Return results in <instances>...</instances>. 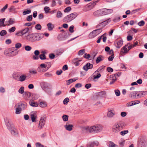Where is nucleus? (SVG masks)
I'll return each mask as SVG.
<instances>
[{
	"instance_id": "nucleus-1",
	"label": "nucleus",
	"mask_w": 147,
	"mask_h": 147,
	"mask_svg": "<svg viewBox=\"0 0 147 147\" xmlns=\"http://www.w3.org/2000/svg\"><path fill=\"white\" fill-rule=\"evenodd\" d=\"M5 125L11 134L17 136L18 135L17 130L14 128L13 125L12 124L11 120L9 118H6L4 119Z\"/></svg>"
},
{
	"instance_id": "nucleus-2",
	"label": "nucleus",
	"mask_w": 147,
	"mask_h": 147,
	"mask_svg": "<svg viewBox=\"0 0 147 147\" xmlns=\"http://www.w3.org/2000/svg\"><path fill=\"white\" fill-rule=\"evenodd\" d=\"M43 35L40 33H32L26 36V39L29 42H34L38 41L42 38L40 36Z\"/></svg>"
},
{
	"instance_id": "nucleus-3",
	"label": "nucleus",
	"mask_w": 147,
	"mask_h": 147,
	"mask_svg": "<svg viewBox=\"0 0 147 147\" xmlns=\"http://www.w3.org/2000/svg\"><path fill=\"white\" fill-rule=\"evenodd\" d=\"M125 125V123L123 121H120L115 123L113 126L112 131L115 133H117L122 130Z\"/></svg>"
},
{
	"instance_id": "nucleus-4",
	"label": "nucleus",
	"mask_w": 147,
	"mask_h": 147,
	"mask_svg": "<svg viewBox=\"0 0 147 147\" xmlns=\"http://www.w3.org/2000/svg\"><path fill=\"white\" fill-rule=\"evenodd\" d=\"M113 11V10L111 9H102L95 11L93 14L95 16H100L111 13Z\"/></svg>"
},
{
	"instance_id": "nucleus-5",
	"label": "nucleus",
	"mask_w": 147,
	"mask_h": 147,
	"mask_svg": "<svg viewBox=\"0 0 147 147\" xmlns=\"http://www.w3.org/2000/svg\"><path fill=\"white\" fill-rule=\"evenodd\" d=\"M102 129V126L100 125H96L91 127H88L86 129L90 132L96 133L100 131Z\"/></svg>"
},
{
	"instance_id": "nucleus-6",
	"label": "nucleus",
	"mask_w": 147,
	"mask_h": 147,
	"mask_svg": "<svg viewBox=\"0 0 147 147\" xmlns=\"http://www.w3.org/2000/svg\"><path fill=\"white\" fill-rule=\"evenodd\" d=\"M78 14L74 12L65 16L63 19V21L65 22H69L74 20L77 16Z\"/></svg>"
},
{
	"instance_id": "nucleus-7",
	"label": "nucleus",
	"mask_w": 147,
	"mask_h": 147,
	"mask_svg": "<svg viewBox=\"0 0 147 147\" xmlns=\"http://www.w3.org/2000/svg\"><path fill=\"white\" fill-rule=\"evenodd\" d=\"M131 48L130 44H128L123 46L121 49V51L122 53H126Z\"/></svg>"
},
{
	"instance_id": "nucleus-8",
	"label": "nucleus",
	"mask_w": 147,
	"mask_h": 147,
	"mask_svg": "<svg viewBox=\"0 0 147 147\" xmlns=\"http://www.w3.org/2000/svg\"><path fill=\"white\" fill-rule=\"evenodd\" d=\"M96 3V2H94L89 4L87 6L83 9V11H86L91 10L95 5Z\"/></svg>"
},
{
	"instance_id": "nucleus-9",
	"label": "nucleus",
	"mask_w": 147,
	"mask_h": 147,
	"mask_svg": "<svg viewBox=\"0 0 147 147\" xmlns=\"http://www.w3.org/2000/svg\"><path fill=\"white\" fill-rule=\"evenodd\" d=\"M18 107H19L22 111L25 109L27 107V104L25 102H21L19 103Z\"/></svg>"
},
{
	"instance_id": "nucleus-10",
	"label": "nucleus",
	"mask_w": 147,
	"mask_h": 147,
	"mask_svg": "<svg viewBox=\"0 0 147 147\" xmlns=\"http://www.w3.org/2000/svg\"><path fill=\"white\" fill-rule=\"evenodd\" d=\"M116 43L115 44L116 47L118 48H119L122 45L123 41L121 39L117 40L116 41Z\"/></svg>"
},
{
	"instance_id": "nucleus-11",
	"label": "nucleus",
	"mask_w": 147,
	"mask_h": 147,
	"mask_svg": "<svg viewBox=\"0 0 147 147\" xmlns=\"http://www.w3.org/2000/svg\"><path fill=\"white\" fill-rule=\"evenodd\" d=\"M45 121L43 118H41L39 122V124L38 125V127L40 129H42L45 124Z\"/></svg>"
},
{
	"instance_id": "nucleus-12",
	"label": "nucleus",
	"mask_w": 147,
	"mask_h": 147,
	"mask_svg": "<svg viewBox=\"0 0 147 147\" xmlns=\"http://www.w3.org/2000/svg\"><path fill=\"white\" fill-rule=\"evenodd\" d=\"M15 23V20L12 18H10L8 20L5 22V25L7 26L13 25Z\"/></svg>"
},
{
	"instance_id": "nucleus-13",
	"label": "nucleus",
	"mask_w": 147,
	"mask_h": 147,
	"mask_svg": "<svg viewBox=\"0 0 147 147\" xmlns=\"http://www.w3.org/2000/svg\"><path fill=\"white\" fill-rule=\"evenodd\" d=\"M41 85L42 88L44 90L48 89L50 86V85L49 83L46 82H42Z\"/></svg>"
},
{
	"instance_id": "nucleus-14",
	"label": "nucleus",
	"mask_w": 147,
	"mask_h": 147,
	"mask_svg": "<svg viewBox=\"0 0 147 147\" xmlns=\"http://www.w3.org/2000/svg\"><path fill=\"white\" fill-rule=\"evenodd\" d=\"M93 65L92 64L88 63L86 65L83 67V69L84 70L87 71L88 69H92L93 67Z\"/></svg>"
},
{
	"instance_id": "nucleus-15",
	"label": "nucleus",
	"mask_w": 147,
	"mask_h": 147,
	"mask_svg": "<svg viewBox=\"0 0 147 147\" xmlns=\"http://www.w3.org/2000/svg\"><path fill=\"white\" fill-rule=\"evenodd\" d=\"M111 22L110 18H109L107 20L104 21L103 22L100 23L98 26H102V27L105 26L107 25L109 23Z\"/></svg>"
},
{
	"instance_id": "nucleus-16",
	"label": "nucleus",
	"mask_w": 147,
	"mask_h": 147,
	"mask_svg": "<svg viewBox=\"0 0 147 147\" xmlns=\"http://www.w3.org/2000/svg\"><path fill=\"white\" fill-rule=\"evenodd\" d=\"M31 96V93L29 92L25 91L23 95L24 98L26 100H28Z\"/></svg>"
},
{
	"instance_id": "nucleus-17",
	"label": "nucleus",
	"mask_w": 147,
	"mask_h": 147,
	"mask_svg": "<svg viewBox=\"0 0 147 147\" xmlns=\"http://www.w3.org/2000/svg\"><path fill=\"white\" fill-rule=\"evenodd\" d=\"M115 115V112L111 110H109L107 113V116L109 118L113 117Z\"/></svg>"
},
{
	"instance_id": "nucleus-18",
	"label": "nucleus",
	"mask_w": 147,
	"mask_h": 147,
	"mask_svg": "<svg viewBox=\"0 0 147 147\" xmlns=\"http://www.w3.org/2000/svg\"><path fill=\"white\" fill-rule=\"evenodd\" d=\"M29 28L26 27L24 29L21 30L23 35L28 34L29 33Z\"/></svg>"
},
{
	"instance_id": "nucleus-19",
	"label": "nucleus",
	"mask_w": 147,
	"mask_h": 147,
	"mask_svg": "<svg viewBox=\"0 0 147 147\" xmlns=\"http://www.w3.org/2000/svg\"><path fill=\"white\" fill-rule=\"evenodd\" d=\"M30 117L32 122H36L35 119L37 117V115L36 113H32L30 115Z\"/></svg>"
},
{
	"instance_id": "nucleus-20",
	"label": "nucleus",
	"mask_w": 147,
	"mask_h": 147,
	"mask_svg": "<svg viewBox=\"0 0 147 147\" xmlns=\"http://www.w3.org/2000/svg\"><path fill=\"white\" fill-rule=\"evenodd\" d=\"M64 127L67 130L70 131L72 130L73 126L71 124H66L65 125Z\"/></svg>"
},
{
	"instance_id": "nucleus-21",
	"label": "nucleus",
	"mask_w": 147,
	"mask_h": 147,
	"mask_svg": "<svg viewBox=\"0 0 147 147\" xmlns=\"http://www.w3.org/2000/svg\"><path fill=\"white\" fill-rule=\"evenodd\" d=\"M78 78H74V79H70L67 80L66 81L67 84L68 85H69L71 83L75 82L76 80H77Z\"/></svg>"
},
{
	"instance_id": "nucleus-22",
	"label": "nucleus",
	"mask_w": 147,
	"mask_h": 147,
	"mask_svg": "<svg viewBox=\"0 0 147 147\" xmlns=\"http://www.w3.org/2000/svg\"><path fill=\"white\" fill-rule=\"evenodd\" d=\"M95 32V31H94V30L89 34V37L90 38H93L97 36Z\"/></svg>"
},
{
	"instance_id": "nucleus-23",
	"label": "nucleus",
	"mask_w": 147,
	"mask_h": 147,
	"mask_svg": "<svg viewBox=\"0 0 147 147\" xmlns=\"http://www.w3.org/2000/svg\"><path fill=\"white\" fill-rule=\"evenodd\" d=\"M47 26L48 27V29L49 31H51L54 28V25L51 23H48Z\"/></svg>"
},
{
	"instance_id": "nucleus-24",
	"label": "nucleus",
	"mask_w": 147,
	"mask_h": 147,
	"mask_svg": "<svg viewBox=\"0 0 147 147\" xmlns=\"http://www.w3.org/2000/svg\"><path fill=\"white\" fill-rule=\"evenodd\" d=\"M26 76L25 75H22L20 76L19 78V80L21 82L24 81L26 80Z\"/></svg>"
},
{
	"instance_id": "nucleus-25",
	"label": "nucleus",
	"mask_w": 147,
	"mask_h": 147,
	"mask_svg": "<svg viewBox=\"0 0 147 147\" xmlns=\"http://www.w3.org/2000/svg\"><path fill=\"white\" fill-rule=\"evenodd\" d=\"M104 59V57L102 55H100L97 58L96 60V63H98L101 61H102Z\"/></svg>"
},
{
	"instance_id": "nucleus-26",
	"label": "nucleus",
	"mask_w": 147,
	"mask_h": 147,
	"mask_svg": "<svg viewBox=\"0 0 147 147\" xmlns=\"http://www.w3.org/2000/svg\"><path fill=\"white\" fill-rule=\"evenodd\" d=\"M137 94H138V93L137 92L134 91L131 92L130 95L131 97L133 98H134L136 97V96H137Z\"/></svg>"
},
{
	"instance_id": "nucleus-27",
	"label": "nucleus",
	"mask_w": 147,
	"mask_h": 147,
	"mask_svg": "<svg viewBox=\"0 0 147 147\" xmlns=\"http://www.w3.org/2000/svg\"><path fill=\"white\" fill-rule=\"evenodd\" d=\"M39 105L40 107L43 108L47 106V103L45 101H42L40 102Z\"/></svg>"
},
{
	"instance_id": "nucleus-28",
	"label": "nucleus",
	"mask_w": 147,
	"mask_h": 147,
	"mask_svg": "<svg viewBox=\"0 0 147 147\" xmlns=\"http://www.w3.org/2000/svg\"><path fill=\"white\" fill-rule=\"evenodd\" d=\"M29 104L32 107H36L38 106V104L37 102H35L31 101H30L29 102Z\"/></svg>"
},
{
	"instance_id": "nucleus-29",
	"label": "nucleus",
	"mask_w": 147,
	"mask_h": 147,
	"mask_svg": "<svg viewBox=\"0 0 147 147\" xmlns=\"http://www.w3.org/2000/svg\"><path fill=\"white\" fill-rule=\"evenodd\" d=\"M108 146L109 147H119L117 145L115 144L112 142H109L108 143Z\"/></svg>"
},
{
	"instance_id": "nucleus-30",
	"label": "nucleus",
	"mask_w": 147,
	"mask_h": 147,
	"mask_svg": "<svg viewBox=\"0 0 147 147\" xmlns=\"http://www.w3.org/2000/svg\"><path fill=\"white\" fill-rule=\"evenodd\" d=\"M5 18H2L0 19V27L5 26V25L4 24Z\"/></svg>"
},
{
	"instance_id": "nucleus-31",
	"label": "nucleus",
	"mask_w": 147,
	"mask_h": 147,
	"mask_svg": "<svg viewBox=\"0 0 147 147\" xmlns=\"http://www.w3.org/2000/svg\"><path fill=\"white\" fill-rule=\"evenodd\" d=\"M47 70V69L42 68L39 67H38L37 68V71L38 72L40 73L45 72Z\"/></svg>"
},
{
	"instance_id": "nucleus-32",
	"label": "nucleus",
	"mask_w": 147,
	"mask_h": 147,
	"mask_svg": "<svg viewBox=\"0 0 147 147\" xmlns=\"http://www.w3.org/2000/svg\"><path fill=\"white\" fill-rule=\"evenodd\" d=\"M81 60H78V58L74 59L73 60V62L74 63V64L76 66H78L79 65L80 61H81Z\"/></svg>"
},
{
	"instance_id": "nucleus-33",
	"label": "nucleus",
	"mask_w": 147,
	"mask_h": 147,
	"mask_svg": "<svg viewBox=\"0 0 147 147\" xmlns=\"http://www.w3.org/2000/svg\"><path fill=\"white\" fill-rule=\"evenodd\" d=\"M16 10V8L13 5H12L10 6L9 8V12L12 11H15Z\"/></svg>"
},
{
	"instance_id": "nucleus-34",
	"label": "nucleus",
	"mask_w": 147,
	"mask_h": 147,
	"mask_svg": "<svg viewBox=\"0 0 147 147\" xmlns=\"http://www.w3.org/2000/svg\"><path fill=\"white\" fill-rule=\"evenodd\" d=\"M22 110L18 107L16 108L15 113L16 114H19L21 113Z\"/></svg>"
},
{
	"instance_id": "nucleus-35",
	"label": "nucleus",
	"mask_w": 147,
	"mask_h": 147,
	"mask_svg": "<svg viewBox=\"0 0 147 147\" xmlns=\"http://www.w3.org/2000/svg\"><path fill=\"white\" fill-rule=\"evenodd\" d=\"M146 94V92H141L137 94V96H139L140 97H143L145 96Z\"/></svg>"
},
{
	"instance_id": "nucleus-36",
	"label": "nucleus",
	"mask_w": 147,
	"mask_h": 147,
	"mask_svg": "<svg viewBox=\"0 0 147 147\" xmlns=\"http://www.w3.org/2000/svg\"><path fill=\"white\" fill-rule=\"evenodd\" d=\"M138 144L139 145H140L141 146L146 147V143L143 141H141L140 142H138Z\"/></svg>"
},
{
	"instance_id": "nucleus-37",
	"label": "nucleus",
	"mask_w": 147,
	"mask_h": 147,
	"mask_svg": "<svg viewBox=\"0 0 147 147\" xmlns=\"http://www.w3.org/2000/svg\"><path fill=\"white\" fill-rule=\"evenodd\" d=\"M63 14L61 11H58L57 12L56 14V17L58 18H60L62 17Z\"/></svg>"
},
{
	"instance_id": "nucleus-38",
	"label": "nucleus",
	"mask_w": 147,
	"mask_h": 147,
	"mask_svg": "<svg viewBox=\"0 0 147 147\" xmlns=\"http://www.w3.org/2000/svg\"><path fill=\"white\" fill-rule=\"evenodd\" d=\"M6 92L5 88L3 86L0 87V93L3 94Z\"/></svg>"
},
{
	"instance_id": "nucleus-39",
	"label": "nucleus",
	"mask_w": 147,
	"mask_h": 147,
	"mask_svg": "<svg viewBox=\"0 0 147 147\" xmlns=\"http://www.w3.org/2000/svg\"><path fill=\"white\" fill-rule=\"evenodd\" d=\"M128 132L129 131L128 130H123L120 132V134L122 136H124L125 135L128 134Z\"/></svg>"
},
{
	"instance_id": "nucleus-40",
	"label": "nucleus",
	"mask_w": 147,
	"mask_h": 147,
	"mask_svg": "<svg viewBox=\"0 0 147 147\" xmlns=\"http://www.w3.org/2000/svg\"><path fill=\"white\" fill-rule=\"evenodd\" d=\"M8 5L7 4H6L5 6H4L3 7L1 8V9L0 11L1 13L4 12L5 10L7 9L8 7Z\"/></svg>"
},
{
	"instance_id": "nucleus-41",
	"label": "nucleus",
	"mask_w": 147,
	"mask_h": 147,
	"mask_svg": "<svg viewBox=\"0 0 147 147\" xmlns=\"http://www.w3.org/2000/svg\"><path fill=\"white\" fill-rule=\"evenodd\" d=\"M16 30V28L15 26H13L8 30V32L9 33L14 32Z\"/></svg>"
},
{
	"instance_id": "nucleus-42",
	"label": "nucleus",
	"mask_w": 147,
	"mask_h": 147,
	"mask_svg": "<svg viewBox=\"0 0 147 147\" xmlns=\"http://www.w3.org/2000/svg\"><path fill=\"white\" fill-rule=\"evenodd\" d=\"M63 120L64 121H66L68 120V116L66 115H63L62 117Z\"/></svg>"
},
{
	"instance_id": "nucleus-43",
	"label": "nucleus",
	"mask_w": 147,
	"mask_h": 147,
	"mask_svg": "<svg viewBox=\"0 0 147 147\" xmlns=\"http://www.w3.org/2000/svg\"><path fill=\"white\" fill-rule=\"evenodd\" d=\"M15 35L18 36H22L23 35L21 30L19 31Z\"/></svg>"
},
{
	"instance_id": "nucleus-44",
	"label": "nucleus",
	"mask_w": 147,
	"mask_h": 147,
	"mask_svg": "<svg viewBox=\"0 0 147 147\" xmlns=\"http://www.w3.org/2000/svg\"><path fill=\"white\" fill-rule=\"evenodd\" d=\"M7 34V32L5 30H3L0 32V35L3 36Z\"/></svg>"
},
{
	"instance_id": "nucleus-45",
	"label": "nucleus",
	"mask_w": 147,
	"mask_h": 147,
	"mask_svg": "<svg viewBox=\"0 0 147 147\" xmlns=\"http://www.w3.org/2000/svg\"><path fill=\"white\" fill-rule=\"evenodd\" d=\"M31 12V10L30 9H28L24 11L23 12V14L24 15L28 14Z\"/></svg>"
},
{
	"instance_id": "nucleus-46",
	"label": "nucleus",
	"mask_w": 147,
	"mask_h": 147,
	"mask_svg": "<svg viewBox=\"0 0 147 147\" xmlns=\"http://www.w3.org/2000/svg\"><path fill=\"white\" fill-rule=\"evenodd\" d=\"M24 87H21L18 90V92L19 93L22 94L24 92Z\"/></svg>"
},
{
	"instance_id": "nucleus-47",
	"label": "nucleus",
	"mask_w": 147,
	"mask_h": 147,
	"mask_svg": "<svg viewBox=\"0 0 147 147\" xmlns=\"http://www.w3.org/2000/svg\"><path fill=\"white\" fill-rule=\"evenodd\" d=\"M71 10V8L70 7H68L66 8L64 10V12L65 13H68Z\"/></svg>"
},
{
	"instance_id": "nucleus-48",
	"label": "nucleus",
	"mask_w": 147,
	"mask_h": 147,
	"mask_svg": "<svg viewBox=\"0 0 147 147\" xmlns=\"http://www.w3.org/2000/svg\"><path fill=\"white\" fill-rule=\"evenodd\" d=\"M39 58L41 60H45L46 59L45 55L44 54H41L39 55Z\"/></svg>"
},
{
	"instance_id": "nucleus-49",
	"label": "nucleus",
	"mask_w": 147,
	"mask_h": 147,
	"mask_svg": "<svg viewBox=\"0 0 147 147\" xmlns=\"http://www.w3.org/2000/svg\"><path fill=\"white\" fill-rule=\"evenodd\" d=\"M41 26L39 24H37L35 26V28L37 30H40L41 29Z\"/></svg>"
},
{
	"instance_id": "nucleus-50",
	"label": "nucleus",
	"mask_w": 147,
	"mask_h": 147,
	"mask_svg": "<svg viewBox=\"0 0 147 147\" xmlns=\"http://www.w3.org/2000/svg\"><path fill=\"white\" fill-rule=\"evenodd\" d=\"M22 47V44L21 43L18 42L16 43L15 45V47L16 48L18 49Z\"/></svg>"
},
{
	"instance_id": "nucleus-51",
	"label": "nucleus",
	"mask_w": 147,
	"mask_h": 147,
	"mask_svg": "<svg viewBox=\"0 0 147 147\" xmlns=\"http://www.w3.org/2000/svg\"><path fill=\"white\" fill-rule=\"evenodd\" d=\"M50 10V9L48 7L46 6L44 8V10L46 13H48Z\"/></svg>"
},
{
	"instance_id": "nucleus-52",
	"label": "nucleus",
	"mask_w": 147,
	"mask_h": 147,
	"mask_svg": "<svg viewBox=\"0 0 147 147\" xmlns=\"http://www.w3.org/2000/svg\"><path fill=\"white\" fill-rule=\"evenodd\" d=\"M105 92L104 91H102L98 93V95L99 96L102 97L105 96Z\"/></svg>"
},
{
	"instance_id": "nucleus-53",
	"label": "nucleus",
	"mask_w": 147,
	"mask_h": 147,
	"mask_svg": "<svg viewBox=\"0 0 147 147\" xmlns=\"http://www.w3.org/2000/svg\"><path fill=\"white\" fill-rule=\"evenodd\" d=\"M69 101V99L68 98H65L63 101V103L64 104H67L68 102Z\"/></svg>"
},
{
	"instance_id": "nucleus-54",
	"label": "nucleus",
	"mask_w": 147,
	"mask_h": 147,
	"mask_svg": "<svg viewBox=\"0 0 147 147\" xmlns=\"http://www.w3.org/2000/svg\"><path fill=\"white\" fill-rule=\"evenodd\" d=\"M32 19V15L28 16L26 18L27 21L28 22L31 21Z\"/></svg>"
},
{
	"instance_id": "nucleus-55",
	"label": "nucleus",
	"mask_w": 147,
	"mask_h": 147,
	"mask_svg": "<svg viewBox=\"0 0 147 147\" xmlns=\"http://www.w3.org/2000/svg\"><path fill=\"white\" fill-rule=\"evenodd\" d=\"M29 72L33 74H35L37 73V71L36 69H32L29 71Z\"/></svg>"
},
{
	"instance_id": "nucleus-56",
	"label": "nucleus",
	"mask_w": 147,
	"mask_h": 147,
	"mask_svg": "<svg viewBox=\"0 0 147 147\" xmlns=\"http://www.w3.org/2000/svg\"><path fill=\"white\" fill-rule=\"evenodd\" d=\"M94 31H95V32L96 33L97 35L101 32L102 30L101 28H99L94 30Z\"/></svg>"
},
{
	"instance_id": "nucleus-57",
	"label": "nucleus",
	"mask_w": 147,
	"mask_h": 147,
	"mask_svg": "<svg viewBox=\"0 0 147 147\" xmlns=\"http://www.w3.org/2000/svg\"><path fill=\"white\" fill-rule=\"evenodd\" d=\"M115 92L116 95L117 96H119L120 94V92L119 90H115Z\"/></svg>"
},
{
	"instance_id": "nucleus-58",
	"label": "nucleus",
	"mask_w": 147,
	"mask_h": 147,
	"mask_svg": "<svg viewBox=\"0 0 147 147\" xmlns=\"http://www.w3.org/2000/svg\"><path fill=\"white\" fill-rule=\"evenodd\" d=\"M25 49L26 51H29L31 50L32 48L30 46L27 45L25 47Z\"/></svg>"
},
{
	"instance_id": "nucleus-59",
	"label": "nucleus",
	"mask_w": 147,
	"mask_h": 147,
	"mask_svg": "<svg viewBox=\"0 0 147 147\" xmlns=\"http://www.w3.org/2000/svg\"><path fill=\"white\" fill-rule=\"evenodd\" d=\"M44 76L45 77H50L52 75L49 72H47L44 74Z\"/></svg>"
},
{
	"instance_id": "nucleus-60",
	"label": "nucleus",
	"mask_w": 147,
	"mask_h": 147,
	"mask_svg": "<svg viewBox=\"0 0 147 147\" xmlns=\"http://www.w3.org/2000/svg\"><path fill=\"white\" fill-rule=\"evenodd\" d=\"M74 26L72 25L71 26L69 29V31L71 33H73L74 32Z\"/></svg>"
},
{
	"instance_id": "nucleus-61",
	"label": "nucleus",
	"mask_w": 147,
	"mask_h": 147,
	"mask_svg": "<svg viewBox=\"0 0 147 147\" xmlns=\"http://www.w3.org/2000/svg\"><path fill=\"white\" fill-rule=\"evenodd\" d=\"M120 20V17L119 16L115 17L113 19V21L114 22H118Z\"/></svg>"
},
{
	"instance_id": "nucleus-62",
	"label": "nucleus",
	"mask_w": 147,
	"mask_h": 147,
	"mask_svg": "<svg viewBox=\"0 0 147 147\" xmlns=\"http://www.w3.org/2000/svg\"><path fill=\"white\" fill-rule=\"evenodd\" d=\"M85 52V49H82L79 51L78 55H82Z\"/></svg>"
},
{
	"instance_id": "nucleus-63",
	"label": "nucleus",
	"mask_w": 147,
	"mask_h": 147,
	"mask_svg": "<svg viewBox=\"0 0 147 147\" xmlns=\"http://www.w3.org/2000/svg\"><path fill=\"white\" fill-rule=\"evenodd\" d=\"M145 24V22L144 21L142 20L138 23V24L140 26H143Z\"/></svg>"
},
{
	"instance_id": "nucleus-64",
	"label": "nucleus",
	"mask_w": 147,
	"mask_h": 147,
	"mask_svg": "<svg viewBox=\"0 0 147 147\" xmlns=\"http://www.w3.org/2000/svg\"><path fill=\"white\" fill-rule=\"evenodd\" d=\"M36 147H44V146L39 142L36 143Z\"/></svg>"
}]
</instances>
